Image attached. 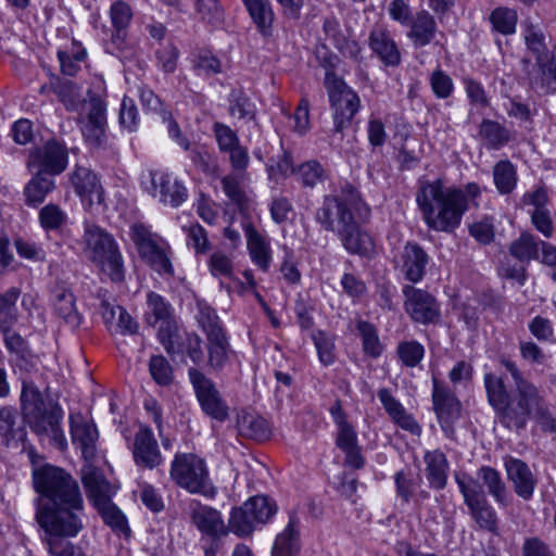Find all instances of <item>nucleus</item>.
<instances>
[{
	"mask_svg": "<svg viewBox=\"0 0 556 556\" xmlns=\"http://www.w3.org/2000/svg\"><path fill=\"white\" fill-rule=\"evenodd\" d=\"M36 520L49 538L76 536L84 528V500L77 481L61 468L46 465L33 472Z\"/></svg>",
	"mask_w": 556,
	"mask_h": 556,
	"instance_id": "nucleus-1",
	"label": "nucleus"
},
{
	"mask_svg": "<svg viewBox=\"0 0 556 556\" xmlns=\"http://www.w3.org/2000/svg\"><path fill=\"white\" fill-rule=\"evenodd\" d=\"M481 189L476 182L445 189L440 179L422 182L416 202L426 225L435 231L452 232L470 206H478Z\"/></svg>",
	"mask_w": 556,
	"mask_h": 556,
	"instance_id": "nucleus-2",
	"label": "nucleus"
},
{
	"mask_svg": "<svg viewBox=\"0 0 556 556\" xmlns=\"http://www.w3.org/2000/svg\"><path fill=\"white\" fill-rule=\"evenodd\" d=\"M361 204L356 188L345 184L339 193L324 195L314 214L321 230L336 233L352 254H367L372 249L370 236L359 228L353 215Z\"/></svg>",
	"mask_w": 556,
	"mask_h": 556,
	"instance_id": "nucleus-3",
	"label": "nucleus"
},
{
	"mask_svg": "<svg viewBox=\"0 0 556 556\" xmlns=\"http://www.w3.org/2000/svg\"><path fill=\"white\" fill-rule=\"evenodd\" d=\"M21 406L30 429L37 435L48 438L51 444L61 451L67 447V440L61 427L63 409L58 404L48 405L33 382L23 380Z\"/></svg>",
	"mask_w": 556,
	"mask_h": 556,
	"instance_id": "nucleus-4",
	"label": "nucleus"
},
{
	"mask_svg": "<svg viewBox=\"0 0 556 556\" xmlns=\"http://www.w3.org/2000/svg\"><path fill=\"white\" fill-rule=\"evenodd\" d=\"M84 252L112 281L124 279L123 256L115 239L101 227L85 223L84 227Z\"/></svg>",
	"mask_w": 556,
	"mask_h": 556,
	"instance_id": "nucleus-5",
	"label": "nucleus"
},
{
	"mask_svg": "<svg viewBox=\"0 0 556 556\" xmlns=\"http://www.w3.org/2000/svg\"><path fill=\"white\" fill-rule=\"evenodd\" d=\"M169 477L191 494L208 498L216 494L205 460L193 453H177L170 463Z\"/></svg>",
	"mask_w": 556,
	"mask_h": 556,
	"instance_id": "nucleus-6",
	"label": "nucleus"
},
{
	"mask_svg": "<svg viewBox=\"0 0 556 556\" xmlns=\"http://www.w3.org/2000/svg\"><path fill=\"white\" fill-rule=\"evenodd\" d=\"M129 237L140 257L155 271L173 274L169 260L170 248L161 236L151 230L150 226L143 223L132 224L129 229Z\"/></svg>",
	"mask_w": 556,
	"mask_h": 556,
	"instance_id": "nucleus-7",
	"label": "nucleus"
},
{
	"mask_svg": "<svg viewBox=\"0 0 556 556\" xmlns=\"http://www.w3.org/2000/svg\"><path fill=\"white\" fill-rule=\"evenodd\" d=\"M470 515L479 529L498 534L497 514L490 505L481 485L469 476L455 477Z\"/></svg>",
	"mask_w": 556,
	"mask_h": 556,
	"instance_id": "nucleus-8",
	"label": "nucleus"
},
{
	"mask_svg": "<svg viewBox=\"0 0 556 556\" xmlns=\"http://www.w3.org/2000/svg\"><path fill=\"white\" fill-rule=\"evenodd\" d=\"M325 86L333 110L334 131L341 132L358 112L361 100L357 93L332 72H326Z\"/></svg>",
	"mask_w": 556,
	"mask_h": 556,
	"instance_id": "nucleus-9",
	"label": "nucleus"
},
{
	"mask_svg": "<svg viewBox=\"0 0 556 556\" xmlns=\"http://www.w3.org/2000/svg\"><path fill=\"white\" fill-rule=\"evenodd\" d=\"M77 124L85 141L92 148H104L108 136L106 102L98 94H90L83 105Z\"/></svg>",
	"mask_w": 556,
	"mask_h": 556,
	"instance_id": "nucleus-10",
	"label": "nucleus"
},
{
	"mask_svg": "<svg viewBox=\"0 0 556 556\" xmlns=\"http://www.w3.org/2000/svg\"><path fill=\"white\" fill-rule=\"evenodd\" d=\"M188 378L203 413L217 421H225L229 417V406L215 382L197 367L188 369Z\"/></svg>",
	"mask_w": 556,
	"mask_h": 556,
	"instance_id": "nucleus-11",
	"label": "nucleus"
},
{
	"mask_svg": "<svg viewBox=\"0 0 556 556\" xmlns=\"http://www.w3.org/2000/svg\"><path fill=\"white\" fill-rule=\"evenodd\" d=\"M144 316L148 325L157 327V339L165 351H174L176 345L170 338L177 325L172 315V305L160 294L149 292Z\"/></svg>",
	"mask_w": 556,
	"mask_h": 556,
	"instance_id": "nucleus-12",
	"label": "nucleus"
},
{
	"mask_svg": "<svg viewBox=\"0 0 556 556\" xmlns=\"http://www.w3.org/2000/svg\"><path fill=\"white\" fill-rule=\"evenodd\" d=\"M404 308L413 321L428 325L437 324L441 318V308L437 299L426 290L404 286Z\"/></svg>",
	"mask_w": 556,
	"mask_h": 556,
	"instance_id": "nucleus-13",
	"label": "nucleus"
},
{
	"mask_svg": "<svg viewBox=\"0 0 556 556\" xmlns=\"http://www.w3.org/2000/svg\"><path fill=\"white\" fill-rule=\"evenodd\" d=\"M67 159L65 146L50 140L29 153L27 166L41 174L59 175L66 168Z\"/></svg>",
	"mask_w": 556,
	"mask_h": 556,
	"instance_id": "nucleus-14",
	"label": "nucleus"
},
{
	"mask_svg": "<svg viewBox=\"0 0 556 556\" xmlns=\"http://www.w3.org/2000/svg\"><path fill=\"white\" fill-rule=\"evenodd\" d=\"M150 176L151 187L148 191L163 205L179 207L188 199L186 186L173 174L155 170L151 172Z\"/></svg>",
	"mask_w": 556,
	"mask_h": 556,
	"instance_id": "nucleus-15",
	"label": "nucleus"
},
{
	"mask_svg": "<svg viewBox=\"0 0 556 556\" xmlns=\"http://www.w3.org/2000/svg\"><path fill=\"white\" fill-rule=\"evenodd\" d=\"M70 433L74 446L80 450L86 462H91L97 454L99 432L93 420L80 412L68 416Z\"/></svg>",
	"mask_w": 556,
	"mask_h": 556,
	"instance_id": "nucleus-16",
	"label": "nucleus"
},
{
	"mask_svg": "<svg viewBox=\"0 0 556 556\" xmlns=\"http://www.w3.org/2000/svg\"><path fill=\"white\" fill-rule=\"evenodd\" d=\"M368 47L384 66L396 67L401 64L400 47L387 26L376 25L369 31Z\"/></svg>",
	"mask_w": 556,
	"mask_h": 556,
	"instance_id": "nucleus-17",
	"label": "nucleus"
},
{
	"mask_svg": "<svg viewBox=\"0 0 556 556\" xmlns=\"http://www.w3.org/2000/svg\"><path fill=\"white\" fill-rule=\"evenodd\" d=\"M433 406L440 426L446 437L453 439L455 434L454 422L460 415V403L456 396L433 382L432 392Z\"/></svg>",
	"mask_w": 556,
	"mask_h": 556,
	"instance_id": "nucleus-18",
	"label": "nucleus"
},
{
	"mask_svg": "<svg viewBox=\"0 0 556 556\" xmlns=\"http://www.w3.org/2000/svg\"><path fill=\"white\" fill-rule=\"evenodd\" d=\"M429 255L417 243L407 242L396 261L397 267L408 281L417 283L422 280Z\"/></svg>",
	"mask_w": 556,
	"mask_h": 556,
	"instance_id": "nucleus-19",
	"label": "nucleus"
},
{
	"mask_svg": "<svg viewBox=\"0 0 556 556\" xmlns=\"http://www.w3.org/2000/svg\"><path fill=\"white\" fill-rule=\"evenodd\" d=\"M134 460L138 466L153 469L163 463V456L152 430L141 426L135 435Z\"/></svg>",
	"mask_w": 556,
	"mask_h": 556,
	"instance_id": "nucleus-20",
	"label": "nucleus"
},
{
	"mask_svg": "<svg viewBox=\"0 0 556 556\" xmlns=\"http://www.w3.org/2000/svg\"><path fill=\"white\" fill-rule=\"evenodd\" d=\"M189 514L197 529L212 538H218L226 533V527L222 514L207 505L192 500L189 504Z\"/></svg>",
	"mask_w": 556,
	"mask_h": 556,
	"instance_id": "nucleus-21",
	"label": "nucleus"
},
{
	"mask_svg": "<svg viewBox=\"0 0 556 556\" xmlns=\"http://www.w3.org/2000/svg\"><path fill=\"white\" fill-rule=\"evenodd\" d=\"M70 179L75 193L80 198L84 204L91 206L94 203L102 202V187L97 175L89 168L84 166H76L71 174Z\"/></svg>",
	"mask_w": 556,
	"mask_h": 556,
	"instance_id": "nucleus-22",
	"label": "nucleus"
},
{
	"mask_svg": "<svg viewBox=\"0 0 556 556\" xmlns=\"http://www.w3.org/2000/svg\"><path fill=\"white\" fill-rule=\"evenodd\" d=\"M247 249L252 263L263 273H267L273 262V249L269 238L253 225L244 226Z\"/></svg>",
	"mask_w": 556,
	"mask_h": 556,
	"instance_id": "nucleus-23",
	"label": "nucleus"
},
{
	"mask_svg": "<svg viewBox=\"0 0 556 556\" xmlns=\"http://www.w3.org/2000/svg\"><path fill=\"white\" fill-rule=\"evenodd\" d=\"M407 38L415 49H420L434 42L439 33L438 24L432 14L420 10L412 16Z\"/></svg>",
	"mask_w": 556,
	"mask_h": 556,
	"instance_id": "nucleus-24",
	"label": "nucleus"
},
{
	"mask_svg": "<svg viewBox=\"0 0 556 556\" xmlns=\"http://www.w3.org/2000/svg\"><path fill=\"white\" fill-rule=\"evenodd\" d=\"M504 466L516 494L526 501L530 500L536 486V479L529 466L514 457L506 458Z\"/></svg>",
	"mask_w": 556,
	"mask_h": 556,
	"instance_id": "nucleus-25",
	"label": "nucleus"
},
{
	"mask_svg": "<svg viewBox=\"0 0 556 556\" xmlns=\"http://www.w3.org/2000/svg\"><path fill=\"white\" fill-rule=\"evenodd\" d=\"M300 528V517L295 511H291L287 526L274 541L271 556H298L301 549Z\"/></svg>",
	"mask_w": 556,
	"mask_h": 556,
	"instance_id": "nucleus-26",
	"label": "nucleus"
},
{
	"mask_svg": "<svg viewBox=\"0 0 556 556\" xmlns=\"http://www.w3.org/2000/svg\"><path fill=\"white\" fill-rule=\"evenodd\" d=\"M517 393V405L521 414L513 421L517 428L526 426L527 418L532 412L540 408L546 401L540 390L529 380L525 379L515 386Z\"/></svg>",
	"mask_w": 556,
	"mask_h": 556,
	"instance_id": "nucleus-27",
	"label": "nucleus"
},
{
	"mask_svg": "<svg viewBox=\"0 0 556 556\" xmlns=\"http://www.w3.org/2000/svg\"><path fill=\"white\" fill-rule=\"evenodd\" d=\"M236 356L226 333L206 339V367L212 372H220Z\"/></svg>",
	"mask_w": 556,
	"mask_h": 556,
	"instance_id": "nucleus-28",
	"label": "nucleus"
},
{
	"mask_svg": "<svg viewBox=\"0 0 556 556\" xmlns=\"http://www.w3.org/2000/svg\"><path fill=\"white\" fill-rule=\"evenodd\" d=\"M378 399L381 402L384 410L388 413L390 419L405 431L414 435H420L421 427L415 420L413 415L407 413L405 407L397 401L390 392L383 388L378 391Z\"/></svg>",
	"mask_w": 556,
	"mask_h": 556,
	"instance_id": "nucleus-29",
	"label": "nucleus"
},
{
	"mask_svg": "<svg viewBox=\"0 0 556 556\" xmlns=\"http://www.w3.org/2000/svg\"><path fill=\"white\" fill-rule=\"evenodd\" d=\"M81 480L88 498L97 505L111 498V485L101 471L87 462L81 469Z\"/></svg>",
	"mask_w": 556,
	"mask_h": 556,
	"instance_id": "nucleus-30",
	"label": "nucleus"
},
{
	"mask_svg": "<svg viewBox=\"0 0 556 556\" xmlns=\"http://www.w3.org/2000/svg\"><path fill=\"white\" fill-rule=\"evenodd\" d=\"M426 464V478L429 485L437 490L445 488L447 482L448 462L440 450L428 451L424 456Z\"/></svg>",
	"mask_w": 556,
	"mask_h": 556,
	"instance_id": "nucleus-31",
	"label": "nucleus"
},
{
	"mask_svg": "<svg viewBox=\"0 0 556 556\" xmlns=\"http://www.w3.org/2000/svg\"><path fill=\"white\" fill-rule=\"evenodd\" d=\"M329 413L337 427L336 445L338 448L345 450L358 445L357 432L349 422L345 412L339 401L330 407Z\"/></svg>",
	"mask_w": 556,
	"mask_h": 556,
	"instance_id": "nucleus-32",
	"label": "nucleus"
},
{
	"mask_svg": "<svg viewBox=\"0 0 556 556\" xmlns=\"http://www.w3.org/2000/svg\"><path fill=\"white\" fill-rule=\"evenodd\" d=\"M521 28L526 46L535 55L536 63L541 64L547 61L548 48L542 26L526 18L521 24Z\"/></svg>",
	"mask_w": 556,
	"mask_h": 556,
	"instance_id": "nucleus-33",
	"label": "nucleus"
},
{
	"mask_svg": "<svg viewBox=\"0 0 556 556\" xmlns=\"http://www.w3.org/2000/svg\"><path fill=\"white\" fill-rule=\"evenodd\" d=\"M170 339L176 349L174 351H166L168 354H187L195 365H200L203 362L202 339L197 333H185L181 336L177 328Z\"/></svg>",
	"mask_w": 556,
	"mask_h": 556,
	"instance_id": "nucleus-34",
	"label": "nucleus"
},
{
	"mask_svg": "<svg viewBox=\"0 0 556 556\" xmlns=\"http://www.w3.org/2000/svg\"><path fill=\"white\" fill-rule=\"evenodd\" d=\"M54 189L55 181L37 172L24 188L25 204L31 207L39 206Z\"/></svg>",
	"mask_w": 556,
	"mask_h": 556,
	"instance_id": "nucleus-35",
	"label": "nucleus"
},
{
	"mask_svg": "<svg viewBox=\"0 0 556 556\" xmlns=\"http://www.w3.org/2000/svg\"><path fill=\"white\" fill-rule=\"evenodd\" d=\"M21 290L16 287L0 291V331L12 329L18 320V308L16 302Z\"/></svg>",
	"mask_w": 556,
	"mask_h": 556,
	"instance_id": "nucleus-36",
	"label": "nucleus"
},
{
	"mask_svg": "<svg viewBox=\"0 0 556 556\" xmlns=\"http://www.w3.org/2000/svg\"><path fill=\"white\" fill-rule=\"evenodd\" d=\"M479 136L489 150H498L510 140V131L492 119H483L479 126Z\"/></svg>",
	"mask_w": 556,
	"mask_h": 556,
	"instance_id": "nucleus-37",
	"label": "nucleus"
},
{
	"mask_svg": "<svg viewBox=\"0 0 556 556\" xmlns=\"http://www.w3.org/2000/svg\"><path fill=\"white\" fill-rule=\"evenodd\" d=\"M484 386L488 394L489 403L496 409L503 412V418H509V410L507 407L508 393L506 386L502 378L494 374L484 375Z\"/></svg>",
	"mask_w": 556,
	"mask_h": 556,
	"instance_id": "nucleus-38",
	"label": "nucleus"
},
{
	"mask_svg": "<svg viewBox=\"0 0 556 556\" xmlns=\"http://www.w3.org/2000/svg\"><path fill=\"white\" fill-rule=\"evenodd\" d=\"M54 306L58 315L71 327L75 328L80 325L81 316L77 312L75 296L70 290L64 288L55 290Z\"/></svg>",
	"mask_w": 556,
	"mask_h": 556,
	"instance_id": "nucleus-39",
	"label": "nucleus"
},
{
	"mask_svg": "<svg viewBox=\"0 0 556 556\" xmlns=\"http://www.w3.org/2000/svg\"><path fill=\"white\" fill-rule=\"evenodd\" d=\"M87 52L80 43L73 41L70 47L59 50L60 70L64 75L75 76L81 68Z\"/></svg>",
	"mask_w": 556,
	"mask_h": 556,
	"instance_id": "nucleus-40",
	"label": "nucleus"
},
{
	"mask_svg": "<svg viewBox=\"0 0 556 556\" xmlns=\"http://www.w3.org/2000/svg\"><path fill=\"white\" fill-rule=\"evenodd\" d=\"M250 511L244 503L242 506L233 508L228 520V530L240 538L252 534L256 526L261 523Z\"/></svg>",
	"mask_w": 556,
	"mask_h": 556,
	"instance_id": "nucleus-41",
	"label": "nucleus"
},
{
	"mask_svg": "<svg viewBox=\"0 0 556 556\" xmlns=\"http://www.w3.org/2000/svg\"><path fill=\"white\" fill-rule=\"evenodd\" d=\"M250 511L244 503L242 506L233 508L228 520V530L240 538L252 534L256 526L261 523Z\"/></svg>",
	"mask_w": 556,
	"mask_h": 556,
	"instance_id": "nucleus-42",
	"label": "nucleus"
},
{
	"mask_svg": "<svg viewBox=\"0 0 556 556\" xmlns=\"http://www.w3.org/2000/svg\"><path fill=\"white\" fill-rule=\"evenodd\" d=\"M492 30L503 36H510L516 33L518 13L508 7H497L489 15Z\"/></svg>",
	"mask_w": 556,
	"mask_h": 556,
	"instance_id": "nucleus-43",
	"label": "nucleus"
},
{
	"mask_svg": "<svg viewBox=\"0 0 556 556\" xmlns=\"http://www.w3.org/2000/svg\"><path fill=\"white\" fill-rule=\"evenodd\" d=\"M238 428L242 435L256 441H264L270 435V429L266 419L254 414L240 416L238 419Z\"/></svg>",
	"mask_w": 556,
	"mask_h": 556,
	"instance_id": "nucleus-44",
	"label": "nucleus"
},
{
	"mask_svg": "<svg viewBox=\"0 0 556 556\" xmlns=\"http://www.w3.org/2000/svg\"><path fill=\"white\" fill-rule=\"evenodd\" d=\"M247 10L262 37H273L275 14L270 1L266 0Z\"/></svg>",
	"mask_w": 556,
	"mask_h": 556,
	"instance_id": "nucleus-45",
	"label": "nucleus"
},
{
	"mask_svg": "<svg viewBox=\"0 0 556 556\" xmlns=\"http://www.w3.org/2000/svg\"><path fill=\"white\" fill-rule=\"evenodd\" d=\"M295 178L302 187L313 189L327 179V170L318 161L309 160L298 165Z\"/></svg>",
	"mask_w": 556,
	"mask_h": 556,
	"instance_id": "nucleus-46",
	"label": "nucleus"
},
{
	"mask_svg": "<svg viewBox=\"0 0 556 556\" xmlns=\"http://www.w3.org/2000/svg\"><path fill=\"white\" fill-rule=\"evenodd\" d=\"M38 220L45 231H60L67 225L68 215L60 205L49 203L40 208Z\"/></svg>",
	"mask_w": 556,
	"mask_h": 556,
	"instance_id": "nucleus-47",
	"label": "nucleus"
},
{
	"mask_svg": "<svg viewBox=\"0 0 556 556\" xmlns=\"http://www.w3.org/2000/svg\"><path fill=\"white\" fill-rule=\"evenodd\" d=\"M355 325L362 338L364 352L374 358L379 357L382 353L383 346L380 342L376 327L371 323L361 318L355 319Z\"/></svg>",
	"mask_w": 556,
	"mask_h": 556,
	"instance_id": "nucleus-48",
	"label": "nucleus"
},
{
	"mask_svg": "<svg viewBox=\"0 0 556 556\" xmlns=\"http://www.w3.org/2000/svg\"><path fill=\"white\" fill-rule=\"evenodd\" d=\"M478 477L488 488L495 502L506 505V485L502 480L501 473L490 466H482L478 470Z\"/></svg>",
	"mask_w": 556,
	"mask_h": 556,
	"instance_id": "nucleus-49",
	"label": "nucleus"
},
{
	"mask_svg": "<svg viewBox=\"0 0 556 556\" xmlns=\"http://www.w3.org/2000/svg\"><path fill=\"white\" fill-rule=\"evenodd\" d=\"M493 178L498 192L508 194L517 184L516 168L509 161H500L493 168Z\"/></svg>",
	"mask_w": 556,
	"mask_h": 556,
	"instance_id": "nucleus-50",
	"label": "nucleus"
},
{
	"mask_svg": "<svg viewBox=\"0 0 556 556\" xmlns=\"http://www.w3.org/2000/svg\"><path fill=\"white\" fill-rule=\"evenodd\" d=\"M242 175H227L222 179L225 194L240 210H243L249 203V195L242 187Z\"/></svg>",
	"mask_w": 556,
	"mask_h": 556,
	"instance_id": "nucleus-51",
	"label": "nucleus"
},
{
	"mask_svg": "<svg viewBox=\"0 0 556 556\" xmlns=\"http://www.w3.org/2000/svg\"><path fill=\"white\" fill-rule=\"evenodd\" d=\"M244 504L251 510L250 513L254 514V519H257L261 525L266 523L278 510L275 501L265 495L251 497Z\"/></svg>",
	"mask_w": 556,
	"mask_h": 556,
	"instance_id": "nucleus-52",
	"label": "nucleus"
},
{
	"mask_svg": "<svg viewBox=\"0 0 556 556\" xmlns=\"http://www.w3.org/2000/svg\"><path fill=\"white\" fill-rule=\"evenodd\" d=\"M425 348L416 340L402 341L397 344L396 355L400 362L409 368L420 364L425 356Z\"/></svg>",
	"mask_w": 556,
	"mask_h": 556,
	"instance_id": "nucleus-53",
	"label": "nucleus"
},
{
	"mask_svg": "<svg viewBox=\"0 0 556 556\" xmlns=\"http://www.w3.org/2000/svg\"><path fill=\"white\" fill-rule=\"evenodd\" d=\"M100 513L103 521L113 530L119 532L129 531L126 517L124 514L111 502V498L94 505Z\"/></svg>",
	"mask_w": 556,
	"mask_h": 556,
	"instance_id": "nucleus-54",
	"label": "nucleus"
},
{
	"mask_svg": "<svg viewBox=\"0 0 556 556\" xmlns=\"http://www.w3.org/2000/svg\"><path fill=\"white\" fill-rule=\"evenodd\" d=\"M541 76L533 79V84L544 93H553L556 91V46L553 58L549 62L544 61L538 64Z\"/></svg>",
	"mask_w": 556,
	"mask_h": 556,
	"instance_id": "nucleus-55",
	"label": "nucleus"
},
{
	"mask_svg": "<svg viewBox=\"0 0 556 556\" xmlns=\"http://www.w3.org/2000/svg\"><path fill=\"white\" fill-rule=\"evenodd\" d=\"M513 256L521 262H529L535 258L539 253V244L530 233H522L509 248Z\"/></svg>",
	"mask_w": 556,
	"mask_h": 556,
	"instance_id": "nucleus-56",
	"label": "nucleus"
},
{
	"mask_svg": "<svg viewBox=\"0 0 556 556\" xmlns=\"http://www.w3.org/2000/svg\"><path fill=\"white\" fill-rule=\"evenodd\" d=\"M194 9L202 21L214 26L224 22V9L219 0H194Z\"/></svg>",
	"mask_w": 556,
	"mask_h": 556,
	"instance_id": "nucleus-57",
	"label": "nucleus"
},
{
	"mask_svg": "<svg viewBox=\"0 0 556 556\" xmlns=\"http://www.w3.org/2000/svg\"><path fill=\"white\" fill-rule=\"evenodd\" d=\"M198 320L201 329L205 333L206 339L226 333V330L224 329L215 309L207 305L200 307Z\"/></svg>",
	"mask_w": 556,
	"mask_h": 556,
	"instance_id": "nucleus-58",
	"label": "nucleus"
},
{
	"mask_svg": "<svg viewBox=\"0 0 556 556\" xmlns=\"http://www.w3.org/2000/svg\"><path fill=\"white\" fill-rule=\"evenodd\" d=\"M312 339L317 350L319 361L325 366L333 364L336 358L333 336L326 331L318 330L313 333Z\"/></svg>",
	"mask_w": 556,
	"mask_h": 556,
	"instance_id": "nucleus-59",
	"label": "nucleus"
},
{
	"mask_svg": "<svg viewBox=\"0 0 556 556\" xmlns=\"http://www.w3.org/2000/svg\"><path fill=\"white\" fill-rule=\"evenodd\" d=\"M149 371L152 379L160 386H168L173 382V368L162 355H154L150 358Z\"/></svg>",
	"mask_w": 556,
	"mask_h": 556,
	"instance_id": "nucleus-60",
	"label": "nucleus"
},
{
	"mask_svg": "<svg viewBox=\"0 0 556 556\" xmlns=\"http://www.w3.org/2000/svg\"><path fill=\"white\" fill-rule=\"evenodd\" d=\"M110 17L113 28L119 35L130 24L132 18V10L127 2L123 0H116L110 8Z\"/></svg>",
	"mask_w": 556,
	"mask_h": 556,
	"instance_id": "nucleus-61",
	"label": "nucleus"
},
{
	"mask_svg": "<svg viewBox=\"0 0 556 556\" xmlns=\"http://www.w3.org/2000/svg\"><path fill=\"white\" fill-rule=\"evenodd\" d=\"M229 113L238 118H253L254 105L241 90H232L229 94Z\"/></svg>",
	"mask_w": 556,
	"mask_h": 556,
	"instance_id": "nucleus-62",
	"label": "nucleus"
},
{
	"mask_svg": "<svg viewBox=\"0 0 556 556\" xmlns=\"http://www.w3.org/2000/svg\"><path fill=\"white\" fill-rule=\"evenodd\" d=\"M432 92L438 99H447L454 92L453 79L441 68L433 71L429 78Z\"/></svg>",
	"mask_w": 556,
	"mask_h": 556,
	"instance_id": "nucleus-63",
	"label": "nucleus"
},
{
	"mask_svg": "<svg viewBox=\"0 0 556 556\" xmlns=\"http://www.w3.org/2000/svg\"><path fill=\"white\" fill-rule=\"evenodd\" d=\"M207 266L211 275L215 278H230L233 274L231 258L222 251H216L210 255Z\"/></svg>",
	"mask_w": 556,
	"mask_h": 556,
	"instance_id": "nucleus-64",
	"label": "nucleus"
}]
</instances>
